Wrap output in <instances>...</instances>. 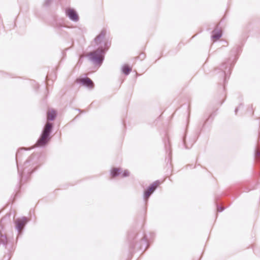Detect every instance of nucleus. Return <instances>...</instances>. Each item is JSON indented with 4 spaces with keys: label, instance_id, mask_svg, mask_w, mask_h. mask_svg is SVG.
Segmentation results:
<instances>
[{
    "label": "nucleus",
    "instance_id": "obj_1",
    "mask_svg": "<svg viewBox=\"0 0 260 260\" xmlns=\"http://www.w3.org/2000/svg\"><path fill=\"white\" fill-rule=\"evenodd\" d=\"M106 30L103 29L94 39V43L99 46L95 50L90 52L87 55L89 60L94 64L101 65L104 59L105 52L111 45V43L105 40Z\"/></svg>",
    "mask_w": 260,
    "mask_h": 260
},
{
    "label": "nucleus",
    "instance_id": "obj_2",
    "mask_svg": "<svg viewBox=\"0 0 260 260\" xmlns=\"http://www.w3.org/2000/svg\"><path fill=\"white\" fill-rule=\"evenodd\" d=\"M53 125L51 123L47 122L44 126L40 138L38 140L37 146H43L50 140V134L52 131Z\"/></svg>",
    "mask_w": 260,
    "mask_h": 260
},
{
    "label": "nucleus",
    "instance_id": "obj_3",
    "mask_svg": "<svg viewBox=\"0 0 260 260\" xmlns=\"http://www.w3.org/2000/svg\"><path fill=\"white\" fill-rule=\"evenodd\" d=\"M159 184L160 182L158 180L156 181L153 182L146 190L145 191L144 198L145 200H147L149 198L150 195L154 192Z\"/></svg>",
    "mask_w": 260,
    "mask_h": 260
},
{
    "label": "nucleus",
    "instance_id": "obj_4",
    "mask_svg": "<svg viewBox=\"0 0 260 260\" xmlns=\"http://www.w3.org/2000/svg\"><path fill=\"white\" fill-rule=\"evenodd\" d=\"M66 14L69 19L73 22H77L79 20V16L76 11L71 8L66 10Z\"/></svg>",
    "mask_w": 260,
    "mask_h": 260
},
{
    "label": "nucleus",
    "instance_id": "obj_5",
    "mask_svg": "<svg viewBox=\"0 0 260 260\" xmlns=\"http://www.w3.org/2000/svg\"><path fill=\"white\" fill-rule=\"evenodd\" d=\"M27 222V218L25 217L18 218L15 221L16 228L19 233L22 230Z\"/></svg>",
    "mask_w": 260,
    "mask_h": 260
},
{
    "label": "nucleus",
    "instance_id": "obj_6",
    "mask_svg": "<svg viewBox=\"0 0 260 260\" xmlns=\"http://www.w3.org/2000/svg\"><path fill=\"white\" fill-rule=\"evenodd\" d=\"M121 174L122 177H125L129 176V172L127 170H124L122 173V170L119 168H113L111 172V175L114 177L118 175Z\"/></svg>",
    "mask_w": 260,
    "mask_h": 260
},
{
    "label": "nucleus",
    "instance_id": "obj_7",
    "mask_svg": "<svg viewBox=\"0 0 260 260\" xmlns=\"http://www.w3.org/2000/svg\"><path fill=\"white\" fill-rule=\"evenodd\" d=\"M79 81L81 83H82L83 85L89 88H92L93 87V82L89 78H83L80 79Z\"/></svg>",
    "mask_w": 260,
    "mask_h": 260
},
{
    "label": "nucleus",
    "instance_id": "obj_8",
    "mask_svg": "<svg viewBox=\"0 0 260 260\" xmlns=\"http://www.w3.org/2000/svg\"><path fill=\"white\" fill-rule=\"evenodd\" d=\"M212 38L213 39L218 40L222 36V32L220 30L215 29L212 31Z\"/></svg>",
    "mask_w": 260,
    "mask_h": 260
},
{
    "label": "nucleus",
    "instance_id": "obj_9",
    "mask_svg": "<svg viewBox=\"0 0 260 260\" xmlns=\"http://www.w3.org/2000/svg\"><path fill=\"white\" fill-rule=\"evenodd\" d=\"M56 117V113L54 111L48 112L47 114V119L49 120H53Z\"/></svg>",
    "mask_w": 260,
    "mask_h": 260
},
{
    "label": "nucleus",
    "instance_id": "obj_10",
    "mask_svg": "<svg viewBox=\"0 0 260 260\" xmlns=\"http://www.w3.org/2000/svg\"><path fill=\"white\" fill-rule=\"evenodd\" d=\"M122 72L126 75H128L132 71V69L127 65H124L122 68Z\"/></svg>",
    "mask_w": 260,
    "mask_h": 260
},
{
    "label": "nucleus",
    "instance_id": "obj_11",
    "mask_svg": "<svg viewBox=\"0 0 260 260\" xmlns=\"http://www.w3.org/2000/svg\"><path fill=\"white\" fill-rule=\"evenodd\" d=\"M228 69V65L226 63H224L221 66V70L223 71L224 73L226 74V70Z\"/></svg>",
    "mask_w": 260,
    "mask_h": 260
},
{
    "label": "nucleus",
    "instance_id": "obj_12",
    "mask_svg": "<svg viewBox=\"0 0 260 260\" xmlns=\"http://www.w3.org/2000/svg\"><path fill=\"white\" fill-rule=\"evenodd\" d=\"M23 150H25V148H21L20 149H19L16 154V160H17V158L18 157L20 156V155L21 154V151H22Z\"/></svg>",
    "mask_w": 260,
    "mask_h": 260
},
{
    "label": "nucleus",
    "instance_id": "obj_13",
    "mask_svg": "<svg viewBox=\"0 0 260 260\" xmlns=\"http://www.w3.org/2000/svg\"><path fill=\"white\" fill-rule=\"evenodd\" d=\"M53 0H44V5L46 6H49Z\"/></svg>",
    "mask_w": 260,
    "mask_h": 260
},
{
    "label": "nucleus",
    "instance_id": "obj_14",
    "mask_svg": "<svg viewBox=\"0 0 260 260\" xmlns=\"http://www.w3.org/2000/svg\"><path fill=\"white\" fill-rule=\"evenodd\" d=\"M255 157L256 159H258L260 158V151L258 150L255 151Z\"/></svg>",
    "mask_w": 260,
    "mask_h": 260
},
{
    "label": "nucleus",
    "instance_id": "obj_15",
    "mask_svg": "<svg viewBox=\"0 0 260 260\" xmlns=\"http://www.w3.org/2000/svg\"><path fill=\"white\" fill-rule=\"evenodd\" d=\"M217 210L218 212H222L224 210V208L222 207H217Z\"/></svg>",
    "mask_w": 260,
    "mask_h": 260
},
{
    "label": "nucleus",
    "instance_id": "obj_16",
    "mask_svg": "<svg viewBox=\"0 0 260 260\" xmlns=\"http://www.w3.org/2000/svg\"><path fill=\"white\" fill-rule=\"evenodd\" d=\"M238 110V108H236V109H235V113H237V112Z\"/></svg>",
    "mask_w": 260,
    "mask_h": 260
},
{
    "label": "nucleus",
    "instance_id": "obj_17",
    "mask_svg": "<svg viewBox=\"0 0 260 260\" xmlns=\"http://www.w3.org/2000/svg\"><path fill=\"white\" fill-rule=\"evenodd\" d=\"M28 161H26L25 162V164H27V163H28Z\"/></svg>",
    "mask_w": 260,
    "mask_h": 260
}]
</instances>
